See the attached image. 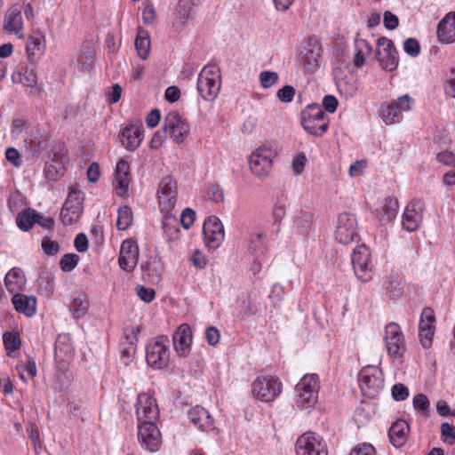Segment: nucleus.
Masks as SVG:
<instances>
[{
    "label": "nucleus",
    "instance_id": "obj_1",
    "mask_svg": "<svg viewBox=\"0 0 455 455\" xmlns=\"http://www.w3.org/2000/svg\"><path fill=\"white\" fill-rule=\"evenodd\" d=\"M277 156V150L271 142L262 143L250 156L249 166L251 172L259 178L267 176L273 166V160Z\"/></svg>",
    "mask_w": 455,
    "mask_h": 455
},
{
    "label": "nucleus",
    "instance_id": "obj_2",
    "mask_svg": "<svg viewBox=\"0 0 455 455\" xmlns=\"http://www.w3.org/2000/svg\"><path fill=\"white\" fill-rule=\"evenodd\" d=\"M330 119L319 104L307 106L301 112V124L309 134L321 137L329 128Z\"/></svg>",
    "mask_w": 455,
    "mask_h": 455
},
{
    "label": "nucleus",
    "instance_id": "obj_3",
    "mask_svg": "<svg viewBox=\"0 0 455 455\" xmlns=\"http://www.w3.org/2000/svg\"><path fill=\"white\" fill-rule=\"evenodd\" d=\"M220 69L217 65H206L197 78V92L204 100H213L221 84Z\"/></svg>",
    "mask_w": 455,
    "mask_h": 455
},
{
    "label": "nucleus",
    "instance_id": "obj_4",
    "mask_svg": "<svg viewBox=\"0 0 455 455\" xmlns=\"http://www.w3.org/2000/svg\"><path fill=\"white\" fill-rule=\"evenodd\" d=\"M297 394L296 406L301 410H309L317 401L319 379L316 374H306L295 387Z\"/></svg>",
    "mask_w": 455,
    "mask_h": 455
},
{
    "label": "nucleus",
    "instance_id": "obj_5",
    "mask_svg": "<svg viewBox=\"0 0 455 455\" xmlns=\"http://www.w3.org/2000/svg\"><path fill=\"white\" fill-rule=\"evenodd\" d=\"M358 383L364 396L376 397L384 387V376L381 369L375 365L363 367L358 373Z\"/></svg>",
    "mask_w": 455,
    "mask_h": 455
},
{
    "label": "nucleus",
    "instance_id": "obj_6",
    "mask_svg": "<svg viewBox=\"0 0 455 455\" xmlns=\"http://www.w3.org/2000/svg\"><path fill=\"white\" fill-rule=\"evenodd\" d=\"M146 360L155 369H164L169 364V339L161 335L153 339L146 347Z\"/></svg>",
    "mask_w": 455,
    "mask_h": 455
},
{
    "label": "nucleus",
    "instance_id": "obj_7",
    "mask_svg": "<svg viewBox=\"0 0 455 455\" xmlns=\"http://www.w3.org/2000/svg\"><path fill=\"white\" fill-rule=\"evenodd\" d=\"M83 203V193L72 188L60 210V218L63 225H73L79 220L84 211Z\"/></svg>",
    "mask_w": 455,
    "mask_h": 455
},
{
    "label": "nucleus",
    "instance_id": "obj_8",
    "mask_svg": "<svg viewBox=\"0 0 455 455\" xmlns=\"http://www.w3.org/2000/svg\"><path fill=\"white\" fill-rule=\"evenodd\" d=\"M282 382L274 376H259L252 385L254 397L261 402L275 400L282 391Z\"/></svg>",
    "mask_w": 455,
    "mask_h": 455
},
{
    "label": "nucleus",
    "instance_id": "obj_9",
    "mask_svg": "<svg viewBox=\"0 0 455 455\" xmlns=\"http://www.w3.org/2000/svg\"><path fill=\"white\" fill-rule=\"evenodd\" d=\"M335 239L341 244H348L358 237L357 221L355 217L348 212L340 213L335 227Z\"/></svg>",
    "mask_w": 455,
    "mask_h": 455
},
{
    "label": "nucleus",
    "instance_id": "obj_10",
    "mask_svg": "<svg viewBox=\"0 0 455 455\" xmlns=\"http://www.w3.org/2000/svg\"><path fill=\"white\" fill-rule=\"evenodd\" d=\"M384 341L387 354L395 358L403 357L406 347L403 334L400 326L395 323H389L386 325Z\"/></svg>",
    "mask_w": 455,
    "mask_h": 455
},
{
    "label": "nucleus",
    "instance_id": "obj_11",
    "mask_svg": "<svg viewBox=\"0 0 455 455\" xmlns=\"http://www.w3.org/2000/svg\"><path fill=\"white\" fill-rule=\"evenodd\" d=\"M352 265L355 275L363 283L372 278L371 253L365 245L357 246L352 253Z\"/></svg>",
    "mask_w": 455,
    "mask_h": 455
},
{
    "label": "nucleus",
    "instance_id": "obj_12",
    "mask_svg": "<svg viewBox=\"0 0 455 455\" xmlns=\"http://www.w3.org/2000/svg\"><path fill=\"white\" fill-rule=\"evenodd\" d=\"M297 455H328L326 443L314 433L301 435L296 442Z\"/></svg>",
    "mask_w": 455,
    "mask_h": 455
},
{
    "label": "nucleus",
    "instance_id": "obj_13",
    "mask_svg": "<svg viewBox=\"0 0 455 455\" xmlns=\"http://www.w3.org/2000/svg\"><path fill=\"white\" fill-rule=\"evenodd\" d=\"M376 57L383 69L393 71L397 68L398 52L390 39L387 37L378 39Z\"/></svg>",
    "mask_w": 455,
    "mask_h": 455
},
{
    "label": "nucleus",
    "instance_id": "obj_14",
    "mask_svg": "<svg viewBox=\"0 0 455 455\" xmlns=\"http://www.w3.org/2000/svg\"><path fill=\"white\" fill-rule=\"evenodd\" d=\"M164 126L170 138L177 144L182 143L190 132L188 123L177 111H170L165 116Z\"/></svg>",
    "mask_w": 455,
    "mask_h": 455
},
{
    "label": "nucleus",
    "instance_id": "obj_15",
    "mask_svg": "<svg viewBox=\"0 0 455 455\" xmlns=\"http://www.w3.org/2000/svg\"><path fill=\"white\" fill-rule=\"evenodd\" d=\"M203 233L205 245L209 250L219 248L225 238L223 224L216 216H210L204 220Z\"/></svg>",
    "mask_w": 455,
    "mask_h": 455
},
{
    "label": "nucleus",
    "instance_id": "obj_16",
    "mask_svg": "<svg viewBox=\"0 0 455 455\" xmlns=\"http://www.w3.org/2000/svg\"><path fill=\"white\" fill-rule=\"evenodd\" d=\"M136 415L139 424L155 422L159 417V409L156 400L147 393L137 397Z\"/></svg>",
    "mask_w": 455,
    "mask_h": 455
},
{
    "label": "nucleus",
    "instance_id": "obj_17",
    "mask_svg": "<svg viewBox=\"0 0 455 455\" xmlns=\"http://www.w3.org/2000/svg\"><path fill=\"white\" fill-rule=\"evenodd\" d=\"M74 354L71 336L68 333L60 334L55 342L54 357L58 368L61 371L68 369Z\"/></svg>",
    "mask_w": 455,
    "mask_h": 455
},
{
    "label": "nucleus",
    "instance_id": "obj_18",
    "mask_svg": "<svg viewBox=\"0 0 455 455\" xmlns=\"http://www.w3.org/2000/svg\"><path fill=\"white\" fill-rule=\"evenodd\" d=\"M435 316L432 308H423L419 323V337L423 347L428 348L431 347L433 338L435 331Z\"/></svg>",
    "mask_w": 455,
    "mask_h": 455
},
{
    "label": "nucleus",
    "instance_id": "obj_19",
    "mask_svg": "<svg viewBox=\"0 0 455 455\" xmlns=\"http://www.w3.org/2000/svg\"><path fill=\"white\" fill-rule=\"evenodd\" d=\"M157 195L159 205L163 212H169L175 206L177 186L172 177L166 176L161 180Z\"/></svg>",
    "mask_w": 455,
    "mask_h": 455
},
{
    "label": "nucleus",
    "instance_id": "obj_20",
    "mask_svg": "<svg viewBox=\"0 0 455 455\" xmlns=\"http://www.w3.org/2000/svg\"><path fill=\"white\" fill-rule=\"evenodd\" d=\"M424 204L420 200L410 202L403 212L402 225L403 229L408 232L417 230L422 221Z\"/></svg>",
    "mask_w": 455,
    "mask_h": 455
},
{
    "label": "nucleus",
    "instance_id": "obj_21",
    "mask_svg": "<svg viewBox=\"0 0 455 455\" xmlns=\"http://www.w3.org/2000/svg\"><path fill=\"white\" fill-rule=\"evenodd\" d=\"M138 438L145 448L156 451L161 444V433L155 422H146L138 426Z\"/></svg>",
    "mask_w": 455,
    "mask_h": 455
},
{
    "label": "nucleus",
    "instance_id": "obj_22",
    "mask_svg": "<svg viewBox=\"0 0 455 455\" xmlns=\"http://www.w3.org/2000/svg\"><path fill=\"white\" fill-rule=\"evenodd\" d=\"M139 260V247L130 239L124 240L120 248L119 266L126 272H132L136 267Z\"/></svg>",
    "mask_w": 455,
    "mask_h": 455
},
{
    "label": "nucleus",
    "instance_id": "obj_23",
    "mask_svg": "<svg viewBox=\"0 0 455 455\" xmlns=\"http://www.w3.org/2000/svg\"><path fill=\"white\" fill-rule=\"evenodd\" d=\"M144 139V128L137 122H130L122 131L121 143L128 151L136 150Z\"/></svg>",
    "mask_w": 455,
    "mask_h": 455
},
{
    "label": "nucleus",
    "instance_id": "obj_24",
    "mask_svg": "<svg viewBox=\"0 0 455 455\" xmlns=\"http://www.w3.org/2000/svg\"><path fill=\"white\" fill-rule=\"evenodd\" d=\"M194 2L192 0H180L172 13V27L178 31H183L189 20L193 19Z\"/></svg>",
    "mask_w": 455,
    "mask_h": 455
},
{
    "label": "nucleus",
    "instance_id": "obj_25",
    "mask_svg": "<svg viewBox=\"0 0 455 455\" xmlns=\"http://www.w3.org/2000/svg\"><path fill=\"white\" fill-rule=\"evenodd\" d=\"M174 349L179 356L186 357L191 350L192 331L188 324H180L172 335Z\"/></svg>",
    "mask_w": 455,
    "mask_h": 455
},
{
    "label": "nucleus",
    "instance_id": "obj_26",
    "mask_svg": "<svg viewBox=\"0 0 455 455\" xmlns=\"http://www.w3.org/2000/svg\"><path fill=\"white\" fill-rule=\"evenodd\" d=\"M189 422L199 431L210 432L215 429L214 419L204 407L196 406L188 412Z\"/></svg>",
    "mask_w": 455,
    "mask_h": 455
},
{
    "label": "nucleus",
    "instance_id": "obj_27",
    "mask_svg": "<svg viewBox=\"0 0 455 455\" xmlns=\"http://www.w3.org/2000/svg\"><path fill=\"white\" fill-rule=\"evenodd\" d=\"M3 28L8 34H14L19 38L24 37L21 8L18 4L12 5L6 12Z\"/></svg>",
    "mask_w": 455,
    "mask_h": 455
},
{
    "label": "nucleus",
    "instance_id": "obj_28",
    "mask_svg": "<svg viewBox=\"0 0 455 455\" xmlns=\"http://www.w3.org/2000/svg\"><path fill=\"white\" fill-rule=\"evenodd\" d=\"M130 165L127 161L122 159L116 166L115 189L118 196H125L130 185Z\"/></svg>",
    "mask_w": 455,
    "mask_h": 455
},
{
    "label": "nucleus",
    "instance_id": "obj_29",
    "mask_svg": "<svg viewBox=\"0 0 455 455\" xmlns=\"http://www.w3.org/2000/svg\"><path fill=\"white\" fill-rule=\"evenodd\" d=\"M12 304L18 313L27 317H32L36 313L37 299L34 295L15 293L12 297Z\"/></svg>",
    "mask_w": 455,
    "mask_h": 455
},
{
    "label": "nucleus",
    "instance_id": "obj_30",
    "mask_svg": "<svg viewBox=\"0 0 455 455\" xmlns=\"http://www.w3.org/2000/svg\"><path fill=\"white\" fill-rule=\"evenodd\" d=\"M437 36L444 44L455 42V12L447 13L438 23Z\"/></svg>",
    "mask_w": 455,
    "mask_h": 455
},
{
    "label": "nucleus",
    "instance_id": "obj_31",
    "mask_svg": "<svg viewBox=\"0 0 455 455\" xmlns=\"http://www.w3.org/2000/svg\"><path fill=\"white\" fill-rule=\"evenodd\" d=\"M314 214L309 211L300 210L292 218L291 228L293 233L307 235L312 230Z\"/></svg>",
    "mask_w": 455,
    "mask_h": 455
},
{
    "label": "nucleus",
    "instance_id": "obj_32",
    "mask_svg": "<svg viewBox=\"0 0 455 455\" xmlns=\"http://www.w3.org/2000/svg\"><path fill=\"white\" fill-rule=\"evenodd\" d=\"M410 433V427L403 419H398L390 427L388 437L391 443L396 447H402L407 441Z\"/></svg>",
    "mask_w": 455,
    "mask_h": 455
},
{
    "label": "nucleus",
    "instance_id": "obj_33",
    "mask_svg": "<svg viewBox=\"0 0 455 455\" xmlns=\"http://www.w3.org/2000/svg\"><path fill=\"white\" fill-rule=\"evenodd\" d=\"M398 212V201L395 198L387 196L383 204L376 209V217L382 225L393 221Z\"/></svg>",
    "mask_w": 455,
    "mask_h": 455
},
{
    "label": "nucleus",
    "instance_id": "obj_34",
    "mask_svg": "<svg viewBox=\"0 0 455 455\" xmlns=\"http://www.w3.org/2000/svg\"><path fill=\"white\" fill-rule=\"evenodd\" d=\"M4 285L10 293H20L25 288L26 277L19 267H12L4 276Z\"/></svg>",
    "mask_w": 455,
    "mask_h": 455
},
{
    "label": "nucleus",
    "instance_id": "obj_35",
    "mask_svg": "<svg viewBox=\"0 0 455 455\" xmlns=\"http://www.w3.org/2000/svg\"><path fill=\"white\" fill-rule=\"evenodd\" d=\"M264 232L251 233L249 236L248 251L252 257L267 258L268 247Z\"/></svg>",
    "mask_w": 455,
    "mask_h": 455
},
{
    "label": "nucleus",
    "instance_id": "obj_36",
    "mask_svg": "<svg viewBox=\"0 0 455 455\" xmlns=\"http://www.w3.org/2000/svg\"><path fill=\"white\" fill-rule=\"evenodd\" d=\"M45 49L44 36L40 31L33 32L28 37L26 51L28 59L32 61L35 57L44 53Z\"/></svg>",
    "mask_w": 455,
    "mask_h": 455
},
{
    "label": "nucleus",
    "instance_id": "obj_37",
    "mask_svg": "<svg viewBox=\"0 0 455 455\" xmlns=\"http://www.w3.org/2000/svg\"><path fill=\"white\" fill-rule=\"evenodd\" d=\"M372 53V47L370 43L363 38H357L355 41V58L354 65L356 68H362L368 57Z\"/></svg>",
    "mask_w": 455,
    "mask_h": 455
},
{
    "label": "nucleus",
    "instance_id": "obj_38",
    "mask_svg": "<svg viewBox=\"0 0 455 455\" xmlns=\"http://www.w3.org/2000/svg\"><path fill=\"white\" fill-rule=\"evenodd\" d=\"M397 110L398 109L395 108V104L393 100L389 102H383L380 105L379 116L387 125L400 123L403 120V116Z\"/></svg>",
    "mask_w": 455,
    "mask_h": 455
},
{
    "label": "nucleus",
    "instance_id": "obj_39",
    "mask_svg": "<svg viewBox=\"0 0 455 455\" xmlns=\"http://www.w3.org/2000/svg\"><path fill=\"white\" fill-rule=\"evenodd\" d=\"M397 110L398 109L395 108V104L393 100L389 102H383L380 105L379 116L387 125L400 123L403 120V116Z\"/></svg>",
    "mask_w": 455,
    "mask_h": 455
},
{
    "label": "nucleus",
    "instance_id": "obj_40",
    "mask_svg": "<svg viewBox=\"0 0 455 455\" xmlns=\"http://www.w3.org/2000/svg\"><path fill=\"white\" fill-rule=\"evenodd\" d=\"M141 267L152 282L158 283L161 280L164 272V265L159 257H150L146 264L142 265Z\"/></svg>",
    "mask_w": 455,
    "mask_h": 455
},
{
    "label": "nucleus",
    "instance_id": "obj_41",
    "mask_svg": "<svg viewBox=\"0 0 455 455\" xmlns=\"http://www.w3.org/2000/svg\"><path fill=\"white\" fill-rule=\"evenodd\" d=\"M319 56V50L307 44L299 53V61L306 69L313 71L317 67Z\"/></svg>",
    "mask_w": 455,
    "mask_h": 455
},
{
    "label": "nucleus",
    "instance_id": "obj_42",
    "mask_svg": "<svg viewBox=\"0 0 455 455\" xmlns=\"http://www.w3.org/2000/svg\"><path fill=\"white\" fill-rule=\"evenodd\" d=\"M135 47L138 55L141 59L146 60L148 57L150 52V37L148 32L142 28H138Z\"/></svg>",
    "mask_w": 455,
    "mask_h": 455
},
{
    "label": "nucleus",
    "instance_id": "obj_43",
    "mask_svg": "<svg viewBox=\"0 0 455 455\" xmlns=\"http://www.w3.org/2000/svg\"><path fill=\"white\" fill-rule=\"evenodd\" d=\"M38 212L34 209H26L16 217V224L22 231H28L36 224Z\"/></svg>",
    "mask_w": 455,
    "mask_h": 455
},
{
    "label": "nucleus",
    "instance_id": "obj_44",
    "mask_svg": "<svg viewBox=\"0 0 455 455\" xmlns=\"http://www.w3.org/2000/svg\"><path fill=\"white\" fill-rule=\"evenodd\" d=\"M386 293L390 299H397L403 295V286L398 275H391L385 281Z\"/></svg>",
    "mask_w": 455,
    "mask_h": 455
},
{
    "label": "nucleus",
    "instance_id": "obj_45",
    "mask_svg": "<svg viewBox=\"0 0 455 455\" xmlns=\"http://www.w3.org/2000/svg\"><path fill=\"white\" fill-rule=\"evenodd\" d=\"M90 302L84 294L73 299L69 305L70 311L75 318L84 317L89 309Z\"/></svg>",
    "mask_w": 455,
    "mask_h": 455
},
{
    "label": "nucleus",
    "instance_id": "obj_46",
    "mask_svg": "<svg viewBox=\"0 0 455 455\" xmlns=\"http://www.w3.org/2000/svg\"><path fill=\"white\" fill-rule=\"evenodd\" d=\"M4 348L9 356H12V353L17 351L21 345L20 334L15 331H7L3 335Z\"/></svg>",
    "mask_w": 455,
    "mask_h": 455
},
{
    "label": "nucleus",
    "instance_id": "obj_47",
    "mask_svg": "<svg viewBox=\"0 0 455 455\" xmlns=\"http://www.w3.org/2000/svg\"><path fill=\"white\" fill-rule=\"evenodd\" d=\"M132 222V209L124 205L118 209V217L116 220V227L119 230H126L130 228Z\"/></svg>",
    "mask_w": 455,
    "mask_h": 455
},
{
    "label": "nucleus",
    "instance_id": "obj_48",
    "mask_svg": "<svg viewBox=\"0 0 455 455\" xmlns=\"http://www.w3.org/2000/svg\"><path fill=\"white\" fill-rule=\"evenodd\" d=\"M62 164L55 158L46 162L44 173L46 179L56 180L62 175Z\"/></svg>",
    "mask_w": 455,
    "mask_h": 455
},
{
    "label": "nucleus",
    "instance_id": "obj_49",
    "mask_svg": "<svg viewBox=\"0 0 455 455\" xmlns=\"http://www.w3.org/2000/svg\"><path fill=\"white\" fill-rule=\"evenodd\" d=\"M20 378L26 382L28 379H33L36 375V365L35 361L28 359L25 364L17 366Z\"/></svg>",
    "mask_w": 455,
    "mask_h": 455
},
{
    "label": "nucleus",
    "instance_id": "obj_50",
    "mask_svg": "<svg viewBox=\"0 0 455 455\" xmlns=\"http://www.w3.org/2000/svg\"><path fill=\"white\" fill-rule=\"evenodd\" d=\"M163 232L165 236L170 240H173L178 238L180 229L176 225V221L174 219L165 218L162 222Z\"/></svg>",
    "mask_w": 455,
    "mask_h": 455
},
{
    "label": "nucleus",
    "instance_id": "obj_51",
    "mask_svg": "<svg viewBox=\"0 0 455 455\" xmlns=\"http://www.w3.org/2000/svg\"><path fill=\"white\" fill-rule=\"evenodd\" d=\"M79 256L75 253H67L60 260V267L64 272L72 271L78 264Z\"/></svg>",
    "mask_w": 455,
    "mask_h": 455
},
{
    "label": "nucleus",
    "instance_id": "obj_52",
    "mask_svg": "<svg viewBox=\"0 0 455 455\" xmlns=\"http://www.w3.org/2000/svg\"><path fill=\"white\" fill-rule=\"evenodd\" d=\"M46 143L37 138H32L29 140H26L27 150L32 155V156H38V155L46 149Z\"/></svg>",
    "mask_w": 455,
    "mask_h": 455
},
{
    "label": "nucleus",
    "instance_id": "obj_53",
    "mask_svg": "<svg viewBox=\"0 0 455 455\" xmlns=\"http://www.w3.org/2000/svg\"><path fill=\"white\" fill-rule=\"evenodd\" d=\"M393 101L395 104V108L398 109L397 111L400 112L402 116L403 113L410 111L414 105L413 99L408 94L403 95Z\"/></svg>",
    "mask_w": 455,
    "mask_h": 455
},
{
    "label": "nucleus",
    "instance_id": "obj_54",
    "mask_svg": "<svg viewBox=\"0 0 455 455\" xmlns=\"http://www.w3.org/2000/svg\"><path fill=\"white\" fill-rule=\"evenodd\" d=\"M278 81V74L274 71H262L259 74V82L263 88L268 89Z\"/></svg>",
    "mask_w": 455,
    "mask_h": 455
},
{
    "label": "nucleus",
    "instance_id": "obj_55",
    "mask_svg": "<svg viewBox=\"0 0 455 455\" xmlns=\"http://www.w3.org/2000/svg\"><path fill=\"white\" fill-rule=\"evenodd\" d=\"M286 214V204L283 198L277 199L274 204L272 216L275 223H279L283 220Z\"/></svg>",
    "mask_w": 455,
    "mask_h": 455
},
{
    "label": "nucleus",
    "instance_id": "obj_56",
    "mask_svg": "<svg viewBox=\"0 0 455 455\" xmlns=\"http://www.w3.org/2000/svg\"><path fill=\"white\" fill-rule=\"evenodd\" d=\"M41 246L44 252L50 256L56 255L60 251L59 243L47 236L42 239Z\"/></svg>",
    "mask_w": 455,
    "mask_h": 455
},
{
    "label": "nucleus",
    "instance_id": "obj_57",
    "mask_svg": "<svg viewBox=\"0 0 455 455\" xmlns=\"http://www.w3.org/2000/svg\"><path fill=\"white\" fill-rule=\"evenodd\" d=\"M93 58V51L88 49L85 52H81L77 56L78 61V68L81 71H84L88 68V67L92 64Z\"/></svg>",
    "mask_w": 455,
    "mask_h": 455
},
{
    "label": "nucleus",
    "instance_id": "obj_58",
    "mask_svg": "<svg viewBox=\"0 0 455 455\" xmlns=\"http://www.w3.org/2000/svg\"><path fill=\"white\" fill-rule=\"evenodd\" d=\"M404 52L411 57H417L420 52V46L415 38H408L403 43Z\"/></svg>",
    "mask_w": 455,
    "mask_h": 455
},
{
    "label": "nucleus",
    "instance_id": "obj_59",
    "mask_svg": "<svg viewBox=\"0 0 455 455\" xmlns=\"http://www.w3.org/2000/svg\"><path fill=\"white\" fill-rule=\"evenodd\" d=\"M350 455H376V450L371 443H359L352 449Z\"/></svg>",
    "mask_w": 455,
    "mask_h": 455
},
{
    "label": "nucleus",
    "instance_id": "obj_60",
    "mask_svg": "<svg viewBox=\"0 0 455 455\" xmlns=\"http://www.w3.org/2000/svg\"><path fill=\"white\" fill-rule=\"evenodd\" d=\"M441 434L446 443L449 444L455 443V427L443 422L441 425Z\"/></svg>",
    "mask_w": 455,
    "mask_h": 455
},
{
    "label": "nucleus",
    "instance_id": "obj_61",
    "mask_svg": "<svg viewBox=\"0 0 455 455\" xmlns=\"http://www.w3.org/2000/svg\"><path fill=\"white\" fill-rule=\"evenodd\" d=\"M436 159L445 166L455 168V154L451 151L445 150L438 153Z\"/></svg>",
    "mask_w": 455,
    "mask_h": 455
},
{
    "label": "nucleus",
    "instance_id": "obj_62",
    "mask_svg": "<svg viewBox=\"0 0 455 455\" xmlns=\"http://www.w3.org/2000/svg\"><path fill=\"white\" fill-rule=\"evenodd\" d=\"M295 95V89L291 85H285L277 91L276 96L282 102L292 101Z\"/></svg>",
    "mask_w": 455,
    "mask_h": 455
},
{
    "label": "nucleus",
    "instance_id": "obj_63",
    "mask_svg": "<svg viewBox=\"0 0 455 455\" xmlns=\"http://www.w3.org/2000/svg\"><path fill=\"white\" fill-rule=\"evenodd\" d=\"M156 12L154 4L152 3H147L142 12V20L144 24H152L156 20Z\"/></svg>",
    "mask_w": 455,
    "mask_h": 455
},
{
    "label": "nucleus",
    "instance_id": "obj_64",
    "mask_svg": "<svg viewBox=\"0 0 455 455\" xmlns=\"http://www.w3.org/2000/svg\"><path fill=\"white\" fill-rule=\"evenodd\" d=\"M444 91L446 95L455 98V68H451V74L447 77Z\"/></svg>",
    "mask_w": 455,
    "mask_h": 455
}]
</instances>
